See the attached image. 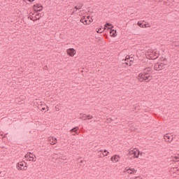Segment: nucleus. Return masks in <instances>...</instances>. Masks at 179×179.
Segmentation results:
<instances>
[{
	"label": "nucleus",
	"mask_w": 179,
	"mask_h": 179,
	"mask_svg": "<svg viewBox=\"0 0 179 179\" xmlns=\"http://www.w3.org/2000/svg\"><path fill=\"white\" fill-rule=\"evenodd\" d=\"M26 159H28L29 162H36V155L31 154V153H27L25 155ZM35 157V159H34Z\"/></svg>",
	"instance_id": "0eeeda50"
},
{
	"label": "nucleus",
	"mask_w": 179,
	"mask_h": 179,
	"mask_svg": "<svg viewBox=\"0 0 179 179\" xmlns=\"http://www.w3.org/2000/svg\"><path fill=\"white\" fill-rule=\"evenodd\" d=\"M145 73H148V72H150V67L146 68L145 69Z\"/></svg>",
	"instance_id": "b1692460"
},
{
	"label": "nucleus",
	"mask_w": 179,
	"mask_h": 179,
	"mask_svg": "<svg viewBox=\"0 0 179 179\" xmlns=\"http://www.w3.org/2000/svg\"><path fill=\"white\" fill-rule=\"evenodd\" d=\"M111 121H113V119L109 118V122H111Z\"/></svg>",
	"instance_id": "c85d7f7f"
},
{
	"label": "nucleus",
	"mask_w": 179,
	"mask_h": 179,
	"mask_svg": "<svg viewBox=\"0 0 179 179\" xmlns=\"http://www.w3.org/2000/svg\"><path fill=\"white\" fill-rule=\"evenodd\" d=\"M66 52L69 57H74L76 54V50L73 48L67 49Z\"/></svg>",
	"instance_id": "6e6552de"
},
{
	"label": "nucleus",
	"mask_w": 179,
	"mask_h": 179,
	"mask_svg": "<svg viewBox=\"0 0 179 179\" xmlns=\"http://www.w3.org/2000/svg\"><path fill=\"white\" fill-rule=\"evenodd\" d=\"M145 27H148V25L146 24H143Z\"/></svg>",
	"instance_id": "7c9ffc66"
},
{
	"label": "nucleus",
	"mask_w": 179,
	"mask_h": 179,
	"mask_svg": "<svg viewBox=\"0 0 179 179\" xmlns=\"http://www.w3.org/2000/svg\"><path fill=\"white\" fill-rule=\"evenodd\" d=\"M81 8H83V4H80L78 6H76L74 7V9H76V10H78V9H80Z\"/></svg>",
	"instance_id": "a211bd4d"
},
{
	"label": "nucleus",
	"mask_w": 179,
	"mask_h": 179,
	"mask_svg": "<svg viewBox=\"0 0 179 179\" xmlns=\"http://www.w3.org/2000/svg\"><path fill=\"white\" fill-rule=\"evenodd\" d=\"M105 27H107V29H108V30H111V29H113L114 27V25H112L111 24L106 22L105 24Z\"/></svg>",
	"instance_id": "2eb2a0df"
},
{
	"label": "nucleus",
	"mask_w": 179,
	"mask_h": 179,
	"mask_svg": "<svg viewBox=\"0 0 179 179\" xmlns=\"http://www.w3.org/2000/svg\"><path fill=\"white\" fill-rule=\"evenodd\" d=\"M78 131H79V127H76L71 129L70 130V132H71V134L73 133V132H75V134H76V133L78 132Z\"/></svg>",
	"instance_id": "dca6fc26"
},
{
	"label": "nucleus",
	"mask_w": 179,
	"mask_h": 179,
	"mask_svg": "<svg viewBox=\"0 0 179 179\" xmlns=\"http://www.w3.org/2000/svg\"><path fill=\"white\" fill-rule=\"evenodd\" d=\"M164 138L165 139L166 142H170L173 141V136L171 134H166L164 136Z\"/></svg>",
	"instance_id": "1a4fd4ad"
},
{
	"label": "nucleus",
	"mask_w": 179,
	"mask_h": 179,
	"mask_svg": "<svg viewBox=\"0 0 179 179\" xmlns=\"http://www.w3.org/2000/svg\"><path fill=\"white\" fill-rule=\"evenodd\" d=\"M41 15L40 13L36 14V15H35V17H36L35 20H40V18L41 17V15ZM38 16H40V17H38Z\"/></svg>",
	"instance_id": "6ab92c4d"
},
{
	"label": "nucleus",
	"mask_w": 179,
	"mask_h": 179,
	"mask_svg": "<svg viewBox=\"0 0 179 179\" xmlns=\"http://www.w3.org/2000/svg\"><path fill=\"white\" fill-rule=\"evenodd\" d=\"M46 108H48V106H46Z\"/></svg>",
	"instance_id": "f704fd0d"
},
{
	"label": "nucleus",
	"mask_w": 179,
	"mask_h": 179,
	"mask_svg": "<svg viewBox=\"0 0 179 179\" xmlns=\"http://www.w3.org/2000/svg\"><path fill=\"white\" fill-rule=\"evenodd\" d=\"M80 22H82V23H83V24H90L91 22H92V21L90 20L89 21H88V22H87V20H86V19H81L80 20Z\"/></svg>",
	"instance_id": "4468645a"
},
{
	"label": "nucleus",
	"mask_w": 179,
	"mask_h": 179,
	"mask_svg": "<svg viewBox=\"0 0 179 179\" xmlns=\"http://www.w3.org/2000/svg\"><path fill=\"white\" fill-rule=\"evenodd\" d=\"M73 13H75V10L73 11L72 15H73Z\"/></svg>",
	"instance_id": "72a5a7b5"
},
{
	"label": "nucleus",
	"mask_w": 179,
	"mask_h": 179,
	"mask_svg": "<svg viewBox=\"0 0 179 179\" xmlns=\"http://www.w3.org/2000/svg\"><path fill=\"white\" fill-rule=\"evenodd\" d=\"M108 152L106 150H104V152H103V153L102 154L103 155V156L104 157V156H108Z\"/></svg>",
	"instance_id": "4be33fe9"
},
{
	"label": "nucleus",
	"mask_w": 179,
	"mask_h": 179,
	"mask_svg": "<svg viewBox=\"0 0 179 179\" xmlns=\"http://www.w3.org/2000/svg\"><path fill=\"white\" fill-rule=\"evenodd\" d=\"M73 135H75V134H73Z\"/></svg>",
	"instance_id": "e433bc0d"
},
{
	"label": "nucleus",
	"mask_w": 179,
	"mask_h": 179,
	"mask_svg": "<svg viewBox=\"0 0 179 179\" xmlns=\"http://www.w3.org/2000/svg\"><path fill=\"white\" fill-rule=\"evenodd\" d=\"M29 2H34V0H29Z\"/></svg>",
	"instance_id": "2f4dec72"
},
{
	"label": "nucleus",
	"mask_w": 179,
	"mask_h": 179,
	"mask_svg": "<svg viewBox=\"0 0 179 179\" xmlns=\"http://www.w3.org/2000/svg\"><path fill=\"white\" fill-rule=\"evenodd\" d=\"M129 154L133 155V157L138 159V157H139V155H141V152L138 150H133L129 151Z\"/></svg>",
	"instance_id": "39448f33"
},
{
	"label": "nucleus",
	"mask_w": 179,
	"mask_h": 179,
	"mask_svg": "<svg viewBox=\"0 0 179 179\" xmlns=\"http://www.w3.org/2000/svg\"><path fill=\"white\" fill-rule=\"evenodd\" d=\"M17 170H27V163L23 162H18L17 164Z\"/></svg>",
	"instance_id": "7ed1b4c3"
},
{
	"label": "nucleus",
	"mask_w": 179,
	"mask_h": 179,
	"mask_svg": "<svg viewBox=\"0 0 179 179\" xmlns=\"http://www.w3.org/2000/svg\"><path fill=\"white\" fill-rule=\"evenodd\" d=\"M127 173H128V174H135L136 173V170H135V169H129L127 170Z\"/></svg>",
	"instance_id": "ddd939ff"
},
{
	"label": "nucleus",
	"mask_w": 179,
	"mask_h": 179,
	"mask_svg": "<svg viewBox=\"0 0 179 179\" xmlns=\"http://www.w3.org/2000/svg\"><path fill=\"white\" fill-rule=\"evenodd\" d=\"M135 179H141V178L140 177H136Z\"/></svg>",
	"instance_id": "473e14b6"
},
{
	"label": "nucleus",
	"mask_w": 179,
	"mask_h": 179,
	"mask_svg": "<svg viewBox=\"0 0 179 179\" xmlns=\"http://www.w3.org/2000/svg\"><path fill=\"white\" fill-rule=\"evenodd\" d=\"M48 141L49 142H50L51 145H55V143L58 142V140L57 139V138L54 136L49 137Z\"/></svg>",
	"instance_id": "9d476101"
},
{
	"label": "nucleus",
	"mask_w": 179,
	"mask_h": 179,
	"mask_svg": "<svg viewBox=\"0 0 179 179\" xmlns=\"http://www.w3.org/2000/svg\"><path fill=\"white\" fill-rule=\"evenodd\" d=\"M164 61H167V59L164 58V59H163V62H164Z\"/></svg>",
	"instance_id": "c756f323"
},
{
	"label": "nucleus",
	"mask_w": 179,
	"mask_h": 179,
	"mask_svg": "<svg viewBox=\"0 0 179 179\" xmlns=\"http://www.w3.org/2000/svg\"><path fill=\"white\" fill-rule=\"evenodd\" d=\"M111 37H117V31L113 29H109Z\"/></svg>",
	"instance_id": "f8f14e48"
},
{
	"label": "nucleus",
	"mask_w": 179,
	"mask_h": 179,
	"mask_svg": "<svg viewBox=\"0 0 179 179\" xmlns=\"http://www.w3.org/2000/svg\"><path fill=\"white\" fill-rule=\"evenodd\" d=\"M34 10H36V12H41L43 10V5L40 3H36L33 6Z\"/></svg>",
	"instance_id": "423d86ee"
},
{
	"label": "nucleus",
	"mask_w": 179,
	"mask_h": 179,
	"mask_svg": "<svg viewBox=\"0 0 179 179\" xmlns=\"http://www.w3.org/2000/svg\"><path fill=\"white\" fill-rule=\"evenodd\" d=\"M92 118H93V116H92V115H87L86 116V118L84 119V120H92Z\"/></svg>",
	"instance_id": "aec40b11"
},
{
	"label": "nucleus",
	"mask_w": 179,
	"mask_h": 179,
	"mask_svg": "<svg viewBox=\"0 0 179 179\" xmlns=\"http://www.w3.org/2000/svg\"><path fill=\"white\" fill-rule=\"evenodd\" d=\"M41 111H45V107H43V108H41Z\"/></svg>",
	"instance_id": "bb28decb"
},
{
	"label": "nucleus",
	"mask_w": 179,
	"mask_h": 179,
	"mask_svg": "<svg viewBox=\"0 0 179 179\" xmlns=\"http://www.w3.org/2000/svg\"><path fill=\"white\" fill-rule=\"evenodd\" d=\"M137 79L139 82H150L153 79V77L149 73H141L138 74Z\"/></svg>",
	"instance_id": "f257e3e1"
},
{
	"label": "nucleus",
	"mask_w": 179,
	"mask_h": 179,
	"mask_svg": "<svg viewBox=\"0 0 179 179\" xmlns=\"http://www.w3.org/2000/svg\"><path fill=\"white\" fill-rule=\"evenodd\" d=\"M82 117H83V118H86V117H87V115L86 114H83V115H82Z\"/></svg>",
	"instance_id": "a878e982"
},
{
	"label": "nucleus",
	"mask_w": 179,
	"mask_h": 179,
	"mask_svg": "<svg viewBox=\"0 0 179 179\" xmlns=\"http://www.w3.org/2000/svg\"><path fill=\"white\" fill-rule=\"evenodd\" d=\"M96 31L97 33H103V31H104V28H99Z\"/></svg>",
	"instance_id": "412c9836"
},
{
	"label": "nucleus",
	"mask_w": 179,
	"mask_h": 179,
	"mask_svg": "<svg viewBox=\"0 0 179 179\" xmlns=\"http://www.w3.org/2000/svg\"><path fill=\"white\" fill-rule=\"evenodd\" d=\"M172 160L173 162H179V155L173 156Z\"/></svg>",
	"instance_id": "f3484780"
},
{
	"label": "nucleus",
	"mask_w": 179,
	"mask_h": 179,
	"mask_svg": "<svg viewBox=\"0 0 179 179\" xmlns=\"http://www.w3.org/2000/svg\"><path fill=\"white\" fill-rule=\"evenodd\" d=\"M120 155H113V157H111V160L112 162H113V163H117V162H119L120 161Z\"/></svg>",
	"instance_id": "9b49d317"
},
{
	"label": "nucleus",
	"mask_w": 179,
	"mask_h": 179,
	"mask_svg": "<svg viewBox=\"0 0 179 179\" xmlns=\"http://www.w3.org/2000/svg\"><path fill=\"white\" fill-rule=\"evenodd\" d=\"M137 24H138V26H139V27H144L143 22H138L137 23Z\"/></svg>",
	"instance_id": "5701e85b"
},
{
	"label": "nucleus",
	"mask_w": 179,
	"mask_h": 179,
	"mask_svg": "<svg viewBox=\"0 0 179 179\" xmlns=\"http://www.w3.org/2000/svg\"><path fill=\"white\" fill-rule=\"evenodd\" d=\"M134 57H131L129 56H126L125 59L122 60L124 62L125 65H129L131 66L132 65V62H134Z\"/></svg>",
	"instance_id": "20e7f679"
},
{
	"label": "nucleus",
	"mask_w": 179,
	"mask_h": 179,
	"mask_svg": "<svg viewBox=\"0 0 179 179\" xmlns=\"http://www.w3.org/2000/svg\"><path fill=\"white\" fill-rule=\"evenodd\" d=\"M80 164H82V163H85V161L81 160V161L80 162Z\"/></svg>",
	"instance_id": "cd10ccee"
},
{
	"label": "nucleus",
	"mask_w": 179,
	"mask_h": 179,
	"mask_svg": "<svg viewBox=\"0 0 179 179\" xmlns=\"http://www.w3.org/2000/svg\"><path fill=\"white\" fill-rule=\"evenodd\" d=\"M34 17H29V18L30 19V20H32L33 22H36V19H34Z\"/></svg>",
	"instance_id": "393cba45"
},
{
	"label": "nucleus",
	"mask_w": 179,
	"mask_h": 179,
	"mask_svg": "<svg viewBox=\"0 0 179 179\" xmlns=\"http://www.w3.org/2000/svg\"><path fill=\"white\" fill-rule=\"evenodd\" d=\"M167 64L164 63H156L154 66V69L155 71H162V69H166V66Z\"/></svg>",
	"instance_id": "f03ea898"
},
{
	"label": "nucleus",
	"mask_w": 179,
	"mask_h": 179,
	"mask_svg": "<svg viewBox=\"0 0 179 179\" xmlns=\"http://www.w3.org/2000/svg\"><path fill=\"white\" fill-rule=\"evenodd\" d=\"M29 1V2H30V0H28Z\"/></svg>",
	"instance_id": "c9c22d12"
}]
</instances>
